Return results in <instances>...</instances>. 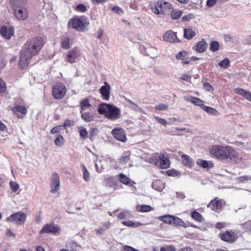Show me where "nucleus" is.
I'll return each instance as SVG.
<instances>
[{
	"label": "nucleus",
	"mask_w": 251,
	"mask_h": 251,
	"mask_svg": "<svg viewBox=\"0 0 251 251\" xmlns=\"http://www.w3.org/2000/svg\"><path fill=\"white\" fill-rule=\"evenodd\" d=\"M44 44V40L42 37H37L27 42L24 49L21 51L19 60L20 67L25 69L31 58L37 54Z\"/></svg>",
	"instance_id": "obj_1"
},
{
	"label": "nucleus",
	"mask_w": 251,
	"mask_h": 251,
	"mask_svg": "<svg viewBox=\"0 0 251 251\" xmlns=\"http://www.w3.org/2000/svg\"><path fill=\"white\" fill-rule=\"evenodd\" d=\"M210 153L216 158L221 160L230 158L236 162L240 160L237 153L230 146H213L210 150Z\"/></svg>",
	"instance_id": "obj_2"
},
{
	"label": "nucleus",
	"mask_w": 251,
	"mask_h": 251,
	"mask_svg": "<svg viewBox=\"0 0 251 251\" xmlns=\"http://www.w3.org/2000/svg\"><path fill=\"white\" fill-rule=\"evenodd\" d=\"M10 6L15 18L18 20L25 21L28 16V11L25 7V0H10Z\"/></svg>",
	"instance_id": "obj_3"
},
{
	"label": "nucleus",
	"mask_w": 251,
	"mask_h": 251,
	"mask_svg": "<svg viewBox=\"0 0 251 251\" xmlns=\"http://www.w3.org/2000/svg\"><path fill=\"white\" fill-rule=\"evenodd\" d=\"M98 111L100 114H104L106 118L112 120L118 119L121 113L120 109L117 106L105 103L99 105Z\"/></svg>",
	"instance_id": "obj_4"
},
{
	"label": "nucleus",
	"mask_w": 251,
	"mask_h": 251,
	"mask_svg": "<svg viewBox=\"0 0 251 251\" xmlns=\"http://www.w3.org/2000/svg\"><path fill=\"white\" fill-rule=\"evenodd\" d=\"M151 160L149 161L159 166L161 168L166 169L169 167L170 162L167 154L154 153L151 155Z\"/></svg>",
	"instance_id": "obj_5"
},
{
	"label": "nucleus",
	"mask_w": 251,
	"mask_h": 251,
	"mask_svg": "<svg viewBox=\"0 0 251 251\" xmlns=\"http://www.w3.org/2000/svg\"><path fill=\"white\" fill-rule=\"evenodd\" d=\"M26 218V215L23 212L19 211L11 214L7 217L6 221L9 222H14L21 225L25 223Z\"/></svg>",
	"instance_id": "obj_6"
},
{
	"label": "nucleus",
	"mask_w": 251,
	"mask_h": 251,
	"mask_svg": "<svg viewBox=\"0 0 251 251\" xmlns=\"http://www.w3.org/2000/svg\"><path fill=\"white\" fill-rule=\"evenodd\" d=\"M61 229L59 226L54 223L45 225L40 230V233H50L53 235H59L60 233Z\"/></svg>",
	"instance_id": "obj_7"
},
{
	"label": "nucleus",
	"mask_w": 251,
	"mask_h": 251,
	"mask_svg": "<svg viewBox=\"0 0 251 251\" xmlns=\"http://www.w3.org/2000/svg\"><path fill=\"white\" fill-rule=\"evenodd\" d=\"M66 93V88L64 84L60 83L53 85L52 95L56 99H61Z\"/></svg>",
	"instance_id": "obj_8"
},
{
	"label": "nucleus",
	"mask_w": 251,
	"mask_h": 251,
	"mask_svg": "<svg viewBox=\"0 0 251 251\" xmlns=\"http://www.w3.org/2000/svg\"><path fill=\"white\" fill-rule=\"evenodd\" d=\"M60 184V181L58 174L56 173H53L50 179V192L56 193L59 189Z\"/></svg>",
	"instance_id": "obj_9"
},
{
	"label": "nucleus",
	"mask_w": 251,
	"mask_h": 251,
	"mask_svg": "<svg viewBox=\"0 0 251 251\" xmlns=\"http://www.w3.org/2000/svg\"><path fill=\"white\" fill-rule=\"evenodd\" d=\"M80 54L78 50L74 49L67 52L65 60L71 64L74 63L76 61Z\"/></svg>",
	"instance_id": "obj_10"
},
{
	"label": "nucleus",
	"mask_w": 251,
	"mask_h": 251,
	"mask_svg": "<svg viewBox=\"0 0 251 251\" xmlns=\"http://www.w3.org/2000/svg\"><path fill=\"white\" fill-rule=\"evenodd\" d=\"M219 235L222 240L228 243H232L237 239L236 235L232 230L226 231L224 233L220 234Z\"/></svg>",
	"instance_id": "obj_11"
},
{
	"label": "nucleus",
	"mask_w": 251,
	"mask_h": 251,
	"mask_svg": "<svg viewBox=\"0 0 251 251\" xmlns=\"http://www.w3.org/2000/svg\"><path fill=\"white\" fill-rule=\"evenodd\" d=\"M0 35L6 39H9L14 35V27L13 26H2L0 28Z\"/></svg>",
	"instance_id": "obj_12"
},
{
	"label": "nucleus",
	"mask_w": 251,
	"mask_h": 251,
	"mask_svg": "<svg viewBox=\"0 0 251 251\" xmlns=\"http://www.w3.org/2000/svg\"><path fill=\"white\" fill-rule=\"evenodd\" d=\"M85 24L86 22L79 18H74L69 22V24H71L74 28L78 31L84 30Z\"/></svg>",
	"instance_id": "obj_13"
},
{
	"label": "nucleus",
	"mask_w": 251,
	"mask_h": 251,
	"mask_svg": "<svg viewBox=\"0 0 251 251\" xmlns=\"http://www.w3.org/2000/svg\"><path fill=\"white\" fill-rule=\"evenodd\" d=\"M163 39L170 43L179 42L180 41L176 36V33L172 30L167 31L163 36Z\"/></svg>",
	"instance_id": "obj_14"
},
{
	"label": "nucleus",
	"mask_w": 251,
	"mask_h": 251,
	"mask_svg": "<svg viewBox=\"0 0 251 251\" xmlns=\"http://www.w3.org/2000/svg\"><path fill=\"white\" fill-rule=\"evenodd\" d=\"M104 85L102 86L100 89V92L103 100H108L110 98L111 87L110 85L106 82H104Z\"/></svg>",
	"instance_id": "obj_15"
},
{
	"label": "nucleus",
	"mask_w": 251,
	"mask_h": 251,
	"mask_svg": "<svg viewBox=\"0 0 251 251\" xmlns=\"http://www.w3.org/2000/svg\"><path fill=\"white\" fill-rule=\"evenodd\" d=\"M112 134L117 140L125 142L126 141V133L122 129H114L112 131Z\"/></svg>",
	"instance_id": "obj_16"
},
{
	"label": "nucleus",
	"mask_w": 251,
	"mask_h": 251,
	"mask_svg": "<svg viewBox=\"0 0 251 251\" xmlns=\"http://www.w3.org/2000/svg\"><path fill=\"white\" fill-rule=\"evenodd\" d=\"M213 211L219 212L222 208V201L215 199L212 200L207 205Z\"/></svg>",
	"instance_id": "obj_17"
},
{
	"label": "nucleus",
	"mask_w": 251,
	"mask_h": 251,
	"mask_svg": "<svg viewBox=\"0 0 251 251\" xmlns=\"http://www.w3.org/2000/svg\"><path fill=\"white\" fill-rule=\"evenodd\" d=\"M184 100L187 101L191 102L196 106H201L202 108V106H204L203 104L204 101L199 98L191 96H185L183 97Z\"/></svg>",
	"instance_id": "obj_18"
},
{
	"label": "nucleus",
	"mask_w": 251,
	"mask_h": 251,
	"mask_svg": "<svg viewBox=\"0 0 251 251\" xmlns=\"http://www.w3.org/2000/svg\"><path fill=\"white\" fill-rule=\"evenodd\" d=\"M119 179L121 182L124 184L129 185L131 187L132 190L134 191L136 189L135 187L133 186V184L135 183L127 176L123 174H120L119 176Z\"/></svg>",
	"instance_id": "obj_19"
},
{
	"label": "nucleus",
	"mask_w": 251,
	"mask_h": 251,
	"mask_svg": "<svg viewBox=\"0 0 251 251\" xmlns=\"http://www.w3.org/2000/svg\"><path fill=\"white\" fill-rule=\"evenodd\" d=\"M12 111L14 115H16L19 119H22L23 116L17 114V112L21 113L22 114L25 115L27 113V109L24 106L17 105L12 108Z\"/></svg>",
	"instance_id": "obj_20"
},
{
	"label": "nucleus",
	"mask_w": 251,
	"mask_h": 251,
	"mask_svg": "<svg viewBox=\"0 0 251 251\" xmlns=\"http://www.w3.org/2000/svg\"><path fill=\"white\" fill-rule=\"evenodd\" d=\"M207 46L208 45L206 42L204 40L202 39L196 44L195 46L193 47V49H195L197 52L202 53L206 50Z\"/></svg>",
	"instance_id": "obj_21"
},
{
	"label": "nucleus",
	"mask_w": 251,
	"mask_h": 251,
	"mask_svg": "<svg viewBox=\"0 0 251 251\" xmlns=\"http://www.w3.org/2000/svg\"><path fill=\"white\" fill-rule=\"evenodd\" d=\"M235 93L244 97L245 99L251 102V93L242 88L234 89Z\"/></svg>",
	"instance_id": "obj_22"
},
{
	"label": "nucleus",
	"mask_w": 251,
	"mask_h": 251,
	"mask_svg": "<svg viewBox=\"0 0 251 251\" xmlns=\"http://www.w3.org/2000/svg\"><path fill=\"white\" fill-rule=\"evenodd\" d=\"M157 6L160 7L162 11L166 12L167 9H173V6L171 3L169 2L164 1V0H160L157 2Z\"/></svg>",
	"instance_id": "obj_23"
},
{
	"label": "nucleus",
	"mask_w": 251,
	"mask_h": 251,
	"mask_svg": "<svg viewBox=\"0 0 251 251\" xmlns=\"http://www.w3.org/2000/svg\"><path fill=\"white\" fill-rule=\"evenodd\" d=\"M106 185L108 187L115 188L117 185V181L113 176H109L104 178Z\"/></svg>",
	"instance_id": "obj_24"
},
{
	"label": "nucleus",
	"mask_w": 251,
	"mask_h": 251,
	"mask_svg": "<svg viewBox=\"0 0 251 251\" xmlns=\"http://www.w3.org/2000/svg\"><path fill=\"white\" fill-rule=\"evenodd\" d=\"M196 35L195 31L192 28L184 29V37L187 40H191Z\"/></svg>",
	"instance_id": "obj_25"
},
{
	"label": "nucleus",
	"mask_w": 251,
	"mask_h": 251,
	"mask_svg": "<svg viewBox=\"0 0 251 251\" xmlns=\"http://www.w3.org/2000/svg\"><path fill=\"white\" fill-rule=\"evenodd\" d=\"M172 225L175 226H179L185 228L188 226V225H186V224L181 219L174 216H173V220L172 221Z\"/></svg>",
	"instance_id": "obj_26"
},
{
	"label": "nucleus",
	"mask_w": 251,
	"mask_h": 251,
	"mask_svg": "<svg viewBox=\"0 0 251 251\" xmlns=\"http://www.w3.org/2000/svg\"><path fill=\"white\" fill-rule=\"evenodd\" d=\"M182 162L183 164L186 166L189 167H191L193 165V159L190 158L188 155L183 154L181 156Z\"/></svg>",
	"instance_id": "obj_27"
},
{
	"label": "nucleus",
	"mask_w": 251,
	"mask_h": 251,
	"mask_svg": "<svg viewBox=\"0 0 251 251\" xmlns=\"http://www.w3.org/2000/svg\"><path fill=\"white\" fill-rule=\"evenodd\" d=\"M202 109L212 115L217 116L219 114V112L216 109L212 107L204 105L202 106Z\"/></svg>",
	"instance_id": "obj_28"
},
{
	"label": "nucleus",
	"mask_w": 251,
	"mask_h": 251,
	"mask_svg": "<svg viewBox=\"0 0 251 251\" xmlns=\"http://www.w3.org/2000/svg\"><path fill=\"white\" fill-rule=\"evenodd\" d=\"M152 187L156 191H161L163 188V184L160 180H155L152 183Z\"/></svg>",
	"instance_id": "obj_29"
},
{
	"label": "nucleus",
	"mask_w": 251,
	"mask_h": 251,
	"mask_svg": "<svg viewBox=\"0 0 251 251\" xmlns=\"http://www.w3.org/2000/svg\"><path fill=\"white\" fill-rule=\"evenodd\" d=\"M61 45L63 49L67 50L71 47L70 39L68 37L62 38L61 40Z\"/></svg>",
	"instance_id": "obj_30"
},
{
	"label": "nucleus",
	"mask_w": 251,
	"mask_h": 251,
	"mask_svg": "<svg viewBox=\"0 0 251 251\" xmlns=\"http://www.w3.org/2000/svg\"><path fill=\"white\" fill-rule=\"evenodd\" d=\"M197 163L199 166L202 167L203 168H210L212 166V163L211 161L208 162L206 160L198 159Z\"/></svg>",
	"instance_id": "obj_31"
},
{
	"label": "nucleus",
	"mask_w": 251,
	"mask_h": 251,
	"mask_svg": "<svg viewBox=\"0 0 251 251\" xmlns=\"http://www.w3.org/2000/svg\"><path fill=\"white\" fill-rule=\"evenodd\" d=\"M122 224L124 226L132 227H136L143 225L142 223L139 222L134 223L130 220H128L127 221H123L122 222Z\"/></svg>",
	"instance_id": "obj_32"
},
{
	"label": "nucleus",
	"mask_w": 251,
	"mask_h": 251,
	"mask_svg": "<svg viewBox=\"0 0 251 251\" xmlns=\"http://www.w3.org/2000/svg\"><path fill=\"white\" fill-rule=\"evenodd\" d=\"M173 216H174L171 215H166L159 217V219L160 221L164 222L165 223L172 225Z\"/></svg>",
	"instance_id": "obj_33"
},
{
	"label": "nucleus",
	"mask_w": 251,
	"mask_h": 251,
	"mask_svg": "<svg viewBox=\"0 0 251 251\" xmlns=\"http://www.w3.org/2000/svg\"><path fill=\"white\" fill-rule=\"evenodd\" d=\"M81 167L82 168V171L83 172V178L86 182L90 181V174L87 170V168L85 166L84 164L81 165Z\"/></svg>",
	"instance_id": "obj_34"
},
{
	"label": "nucleus",
	"mask_w": 251,
	"mask_h": 251,
	"mask_svg": "<svg viewBox=\"0 0 251 251\" xmlns=\"http://www.w3.org/2000/svg\"><path fill=\"white\" fill-rule=\"evenodd\" d=\"M182 14V12L180 10L173 9L171 13V17L174 20L179 19Z\"/></svg>",
	"instance_id": "obj_35"
},
{
	"label": "nucleus",
	"mask_w": 251,
	"mask_h": 251,
	"mask_svg": "<svg viewBox=\"0 0 251 251\" xmlns=\"http://www.w3.org/2000/svg\"><path fill=\"white\" fill-rule=\"evenodd\" d=\"M188 56V52L183 50L178 52V53L176 55V58L177 59L184 60L185 59H187Z\"/></svg>",
	"instance_id": "obj_36"
},
{
	"label": "nucleus",
	"mask_w": 251,
	"mask_h": 251,
	"mask_svg": "<svg viewBox=\"0 0 251 251\" xmlns=\"http://www.w3.org/2000/svg\"><path fill=\"white\" fill-rule=\"evenodd\" d=\"M191 217L193 219L199 222H201L203 221L202 215L196 211H193L192 212Z\"/></svg>",
	"instance_id": "obj_37"
},
{
	"label": "nucleus",
	"mask_w": 251,
	"mask_h": 251,
	"mask_svg": "<svg viewBox=\"0 0 251 251\" xmlns=\"http://www.w3.org/2000/svg\"><path fill=\"white\" fill-rule=\"evenodd\" d=\"M126 101L127 102L129 107L132 110L135 111H140L141 109L134 102L129 99H126Z\"/></svg>",
	"instance_id": "obj_38"
},
{
	"label": "nucleus",
	"mask_w": 251,
	"mask_h": 251,
	"mask_svg": "<svg viewBox=\"0 0 251 251\" xmlns=\"http://www.w3.org/2000/svg\"><path fill=\"white\" fill-rule=\"evenodd\" d=\"M220 48V44L217 41H213L210 42L209 49L213 52L217 51Z\"/></svg>",
	"instance_id": "obj_39"
},
{
	"label": "nucleus",
	"mask_w": 251,
	"mask_h": 251,
	"mask_svg": "<svg viewBox=\"0 0 251 251\" xmlns=\"http://www.w3.org/2000/svg\"><path fill=\"white\" fill-rule=\"evenodd\" d=\"M81 113H82L81 112ZM81 118L85 122H89L93 120V116L89 112L81 113Z\"/></svg>",
	"instance_id": "obj_40"
},
{
	"label": "nucleus",
	"mask_w": 251,
	"mask_h": 251,
	"mask_svg": "<svg viewBox=\"0 0 251 251\" xmlns=\"http://www.w3.org/2000/svg\"><path fill=\"white\" fill-rule=\"evenodd\" d=\"M54 143L56 146L61 147L64 143V138L60 134H57L54 140Z\"/></svg>",
	"instance_id": "obj_41"
},
{
	"label": "nucleus",
	"mask_w": 251,
	"mask_h": 251,
	"mask_svg": "<svg viewBox=\"0 0 251 251\" xmlns=\"http://www.w3.org/2000/svg\"><path fill=\"white\" fill-rule=\"evenodd\" d=\"M241 226L246 232H251V220L245 222Z\"/></svg>",
	"instance_id": "obj_42"
},
{
	"label": "nucleus",
	"mask_w": 251,
	"mask_h": 251,
	"mask_svg": "<svg viewBox=\"0 0 251 251\" xmlns=\"http://www.w3.org/2000/svg\"><path fill=\"white\" fill-rule=\"evenodd\" d=\"M80 106L82 110H85L86 108L91 106L88 99H84L80 102Z\"/></svg>",
	"instance_id": "obj_43"
},
{
	"label": "nucleus",
	"mask_w": 251,
	"mask_h": 251,
	"mask_svg": "<svg viewBox=\"0 0 251 251\" xmlns=\"http://www.w3.org/2000/svg\"><path fill=\"white\" fill-rule=\"evenodd\" d=\"M230 65L229 60L228 58H225L219 63V65L223 68H227Z\"/></svg>",
	"instance_id": "obj_44"
},
{
	"label": "nucleus",
	"mask_w": 251,
	"mask_h": 251,
	"mask_svg": "<svg viewBox=\"0 0 251 251\" xmlns=\"http://www.w3.org/2000/svg\"><path fill=\"white\" fill-rule=\"evenodd\" d=\"M79 134H80V136L84 139H86L88 136V132L86 129V128L84 127H80L79 128Z\"/></svg>",
	"instance_id": "obj_45"
},
{
	"label": "nucleus",
	"mask_w": 251,
	"mask_h": 251,
	"mask_svg": "<svg viewBox=\"0 0 251 251\" xmlns=\"http://www.w3.org/2000/svg\"><path fill=\"white\" fill-rule=\"evenodd\" d=\"M9 184L11 190L14 193L16 192L19 189V185L16 182L10 181Z\"/></svg>",
	"instance_id": "obj_46"
},
{
	"label": "nucleus",
	"mask_w": 251,
	"mask_h": 251,
	"mask_svg": "<svg viewBox=\"0 0 251 251\" xmlns=\"http://www.w3.org/2000/svg\"><path fill=\"white\" fill-rule=\"evenodd\" d=\"M235 144L237 146L240 147L242 149L249 150H251V145L248 146L245 145V144L242 142H236Z\"/></svg>",
	"instance_id": "obj_47"
},
{
	"label": "nucleus",
	"mask_w": 251,
	"mask_h": 251,
	"mask_svg": "<svg viewBox=\"0 0 251 251\" xmlns=\"http://www.w3.org/2000/svg\"><path fill=\"white\" fill-rule=\"evenodd\" d=\"M151 210V207L148 205H142L140 207L139 211L141 212H148Z\"/></svg>",
	"instance_id": "obj_48"
},
{
	"label": "nucleus",
	"mask_w": 251,
	"mask_h": 251,
	"mask_svg": "<svg viewBox=\"0 0 251 251\" xmlns=\"http://www.w3.org/2000/svg\"><path fill=\"white\" fill-rule=\"evenodd\" d=\"M238 180L241 182L245 183L249 180H251V176H241L237 178Z\"/></svg>",
	"instance_id": "obj_49"
},
{
	"label": "nucleus",
	"mask_w": 251,
	"mask_h": 251,
	"mask_svg": "<svg viewBox=\"0 0 251 251\" xmlns=\"http://www.w3.org/2000/svg\"><path fill=\"white\" fill-rule=\"evenodd\" d=\"M168 108V106L165 104L160 103L155 106V109L157 110H166Z\"/></svg>",
	"instance_id": "obj_50"
},
{
	"label": "nucleus",
	"mask_w": 251,
	"mask_h": 251,
	"mask_svg": "<svg viewBox=\"0 0 251 251\" xmlns=\"http://www.w3.org/2000/svg\"><path fill=\"white\" fill-rule=\"evenodd\" d=\"M74 125V122L72 120L67 119L66 120L63 125V127L66 128Z\"/></svg>",
	"instance_id": "obj_51"
},
{
	"label": "nucleus",
	"mask_w": 251,
	"mask_h": 251,
	"mask_svg": "<svg viewBox=\"0 0 251 251\" xmlns=\"http://www.w3.org/2000/svg\"><path fill=\"white\" fill-rule=\"evenodd\" d=\"M6 90V86L5 82L0 77V93H3Z\"/></svg>",
	"instance_id": "obj_52"
},
{
	"label": "nucleus",
	"mask_w": 251,
	"mask_h": 251,
	"mask_svg": "<svg viewBox=\"0 0 251 251\" xmlns=\"http://www.w3.org/2000/svg\"><path fill=\"white\" fill-rule=\"evenodd\" d=\"M98 133V130L96 128H93L90 132V139L93 141L94 139V137Z\"/></svg>",
	"instance_id": "obj_53"
},
{
	"label": "nucleus",
	"mask_w": 251,
	"mask_h": 251,
	"mask_svg": "<svg viewBox=\"0 0 251 251\" xmlns=\"http://www.w3.org/2000/svg\"><path fill=\"white\" fill-rule=\"evenodd\" d=\"M154 118L158 123L162 125L165 126L167 124V121L164 119L161 118L157 116H155Z\"/></svg>",
	"instance_id": "obj_54"
},
{
	"label": "nucleus",
	"mask_w": 251,
	"mask_h": 251,
	"mask_svg": "<svg viewBox=\"0 0 251 251\" xmlns=\"http://www.w3.org/2000/svg\"><path fill=\"white\" fill-rule=\"evenodd\" d=\"M129 160V157L128 156H124L120 158V162L122 164H126Z\"/></svg>",
	"instance_id": "obj_55"
},
{
	"label": "nucleus",
	"mask_w": 251,
	"mask_h": 251,
	"mask_svg": "<svg viewBox=\"0 0 251 251\" xmlns=\"http://www.w3.org/2000/svg\"><path fill=\"white\" fill-rule=\"evenodd\" d=\"M76 9L80 12H85L86 10L85 6L82 4H79L76 6Z\"/></svg>",
	"instance_id": "obj_56"
},
{
	"label": "nucleus",
	"mask_w": 251,
	"mask_h": 251,
	"mask_svg": "<svg viewBox=\"0 0 251 251\" xmlns=\"http://www.w3.org/2000/svg\"><path fill=\"white\" fill-rule=\"evenodd\" d=\"M193 18H194V16H193V14H189L188 15L184 16L182 17V20L183 22H188L191 19H192Z\"/></svg>",
	"instance_id": "obj_57"
},
{
	"label": "nucleus",
	"mask_w": 251,
	"mask_h": 251,
	"mask_svg": "<svg viewBox=\"0 0 251 251\" xmlns=\"http://www.w3.org/2000/svg\"><path fill=\"white\" fill-rule=\"evenodd\" d=\"M203 88L207 91L210 92L213 90L211 85L207 82H205L203 84Z\"/></svg>",
	"instance_id": "obj_58"
},
{
	"label": "nucleus",
	"mask_w": 251,
	"mask_h": 251,
	"mask_svg": "<svg viewBox=\"0 0 251 251\" xmlns=\"http://www.w3.org/2000/svg\"><path fill=\"white\" fill-rule=\"evenodd\" d=\"M217 0H207L206 6L208 7H211L217 2Z\"/></svg>",
	"instance_id": "obj_59"
},
{
	"label": "nucleus",
	"mask_w": 251,
	"mask_h": 251,
	"mask_svg": "<svg viewBox=\"0 0 251 251\" xmlns=\"http://www.w3.org/2000/svg\"><path fill=\"white\" fill-rule=\"evenodd\" d=\"M127 211L126 210V211H123L121 212H120L118 215V217L119 219H121V220H122V219H124L126 218V213H127Z\"/></svg>",
	"instance_id": "obj_60"
},
{
	"label": "nucleus",
	"mask_w": 251,
	"mask_h": 251,
	"mask_svg": "<svg viewBox=\"0 0 251 251\" xmlns=\"http://www.w3.org/2000/svg\"><path fill=\"white\" fill-rule=\"evenodd\" d=\"M226 225L225 222H219L216 224V227L219 229H222L226 226Z\"/></svg>",
	"instance_id": "obj_61"
},
{
	"label": "nucleus",
	"mask_w": 251,
	"mask_h": 251,
	"mask_svg": "<svg viewBox=\"0 0 251 251\" xmlns=\"http://www.w3.org/2000/svg\"><path fill=\"white\" fill-rule=\"evenodd\" d=\"M96 231V234L98 235H103L104 232L106 231L103 228L101 227H100L99 229H95Z\"/></svg>",
	"instance_id": "obj_62"
},
{
	"label": "nucleus",
	"mask_w": 251,
	"mask_h": 251,
	"mask_svg": "<svg viewBox=\"0 0 251 251\" xmlns=\"http://www.w3.org/2000/svg\"><path fill=\"white\" fill-rule=\"evenodd\" d=\"M180 79L182 80L188 81L190 79V76L187 74H182L180 76Z\"/></svg>",
	"instance_id": "obj_63"
},
{
	"label": "nucleus",
	"mask_w": 251,
	"mask_h": 251,
	"mask_svg": "<svg viewBox=\"0 0 251 251\" xmlns=\"http://www.w3.org/2000/svg\"><path fill=\"white\" fill-rule=\"evenodd\" d=\"M60 126H56L52 128L50 130V133L51 134H55L57 133L60 130Z\"/></svg>",
	"instance_id": "obj_64"
}]
</instances>
